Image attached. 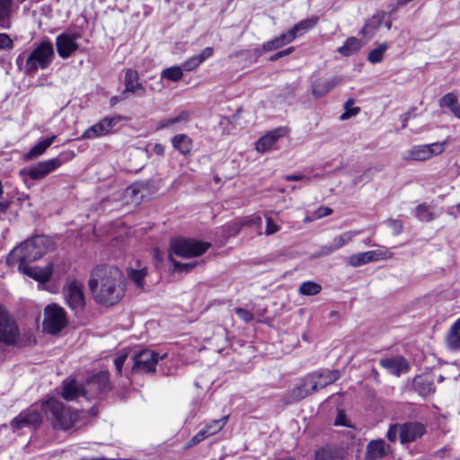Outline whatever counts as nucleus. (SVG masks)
Listing matches in <instances>:
<instances>
[{
  "label": "nucleus",
  "mask_w": 460,
  "mask_h": 460,
  "mask_svg": "<svg viewBox=\"0 0 460 460\" xmlns=\"http://www.w3.org/2000/svg\"><path fill=\"white\" fill-rule=\"evenodd\" d=\"M388 45L386 43H381L377 48L372 49L367 57V59L372 64H376L382 61L385 52L387 50Z\"/></svg>",
  "instance_id": "42"
},
{
  "label": "nucleus",
  "mask_w": 460,
  "mask_h": 460,
  "mask_svg": "<svg viewBox=\"0 0 460 460\" xmlns=\"http://www.w3.org/2000/svg\"><path fill=\"white\" fill-rule=\"evenodd\" d=\"M447 340L448 344L452 349H460V318L451 326Z\"/></svg>",
  "instance_id": "37"
},
{
  "label": "nucleus",
  "mask_w": 460,
  "mask_h": 460,
  "mask_svg": "<svg viewBox=\"0 0 460 460\" xmlns=\"http://www.w3.org/2000/svg\"><path fill=\"white\" fill-rule=\"evenodd\" d=\"M322 287L313 281H305L299 287V293L303 296H314L321 292Z\"/></svg>",
  "instance_id": "39"
},
{
  "label": "nucleus",
  "mask_w": 460,
  "mask_h": 460,
  "mask_svg": "<svg viewBox=\"0 0 460 460\" xmlns=\"http://www.w3.org/2000/svg\"><path fill=\"white\" fill-rule=\"evenodd\" d=\"M198 434L199 436H201V438L202 440H204L205 438L210 437L211 435H208V430L206 427H204L202 429H200Z\"/></svg>",
  "instance_id": "64"
},
{
  "label": "nucleus",
  "mask_w": 460,
  "mask_h": 460,
  "mask_svg": "<svg viewBox=\"0 0 460 460\" xmlns=\"http://www.w3.org/2000/svg\"><path fill=\"white\" fill-rule=\"evenodd\" d=\"M391 447L384 439L371 440L367 446L366 460H377L386 456Z\"/></svg>",
  "instance_id": "20"
},
{
  "label": "nucleus",
  "mask_w": 460,
  "mask_h": 460,
  "mask_svg": "<svg viewBox=\"0 0 460 460\" xmlns=\"http://www.w3.org/2000/svg\"><path fill=\"white\" fill-rule=\"evenodd\" d=\"M80 38L78 33L63 32L56 38V47L58 54L62 58H68L79 48L77 40Z\"/></svg>",
  "instance_id": "16"
},
{
  "label": "nucleus",
  "mask_w": 460,
  "mask_h": 460,
  "mask_svg": "<svg viewBox=\"0 0 460 460\" xmlns=\"http://www.w3.org/2000/svg\"><path fill=\"white\" fill-rule=\"evenodd\" d=\"M183 69L181 66H173L164 69L161 73V78L172 82H178L183 76Z\"/></svg>",
  "instance_id": "36"
},
{
  "label": "nucleus",
  "mask_w": 460,
  "mask_h": 460,
  "mask_svg": "<svg viewBox=\"0 0 460 460\" xmlns=\"http://www.w3.org/2000/svg\"><path fill=\"white\" fill-rule=\"evenodd\" d=\"M21 271H22L25 275L29 276L30 278L41 282L45 283L48 280H49L52 272H53V264L48 263L45 267H30L26 264L22 266V269H19Z\"/></svg>",
  "instance_id": "23"
},
{
  "label": "nucleus",
  "mask_w": 460,
  "mask_h": 460,
  "mask_svg": "<svg viewBox=\"0 0 460 460\" xmlns=\"http://www.w3.org/2000/svg\"><path fill=\"white\" fill-rule=\"evenodd\" d=\"M361 47L362 42L360 40L355 37H350L346 40L343 46L338 49V51L341 55L348 57L358 51L361 49Z\"/></svg>",
  "instance_id": "34"
},
{
  "label": "nucleus",
  "mask_w": 460,
  "mask_h": 460,
  "mask_svg": "<svg viewBox=\"0 0 460 460\" xmlns=\"http://www.w3.org/2000/svg\"><path fill=\"white\" fill-rule=\"evenodd\" d=\"M334 425L335 426H349L347 424L346 416L341 411H340L338 416L336 417V419L334 420Z\"/></svg>",
  "instance_id": "56"
},
{
  "label": "nucleus",
  "mask_w": 460,
  "mask_h": 460,
  "mask_svg": "<svg viewBox=\"0 0 460 460\" xmlns=\"http://www.w3.org/2000/svg\"><path fill=\"white\" fill-rule=\"evenodd\" d=\"M12 12L13 0H0V28H10Z\"/></svg>",
  "instance_id": "32"
},
{
  "label": "nucleus",
  "mask_w": 460,
  "mask_h": 460,
  "mask_svg": "<svg viewBox=\"0 0 460 460\" xmlns=\"http://www.w3.org/2000/svg\"><path fill=\"white\" fill-rule=\"evenodd\" d=\"M446 146V141L413 146L405 153L403 158L410 161H425L443 153Z\"/></svg>",
  "instance_id": "10"
},
{
  "label": "nucleus",
  "mask_w": 460,
  "mask_h": 460,
  "mask_svg": "<svg viewBox=\"0 0 460 460\" xmlns=\"http://www.w3.org/2000/svg\"><path fill=\"white\" fill-rule=\"evenodd\" d=\"M332 213V210L330 208H323L319 210L318 217H323L329 216Z\"/></svg>",
  "instance_id": "61"
},
{
  "label": "nucleus",
  "mask_w": 460,
  "mask_h": 460,
  "mask_svg": "<svg viewBox=\"0 0 460 460\" xmlns=\"http://www.w3.org/2000/svg\"><path fill=\"white\" fill-rule=\"evenodd\" d=\"M56 136L44 138L35 144L30 151L24 155L26 160H32L38 156L43 155L45 151L53 144L56 139Z\"/></svg>",
  "instance_id": "31"
},
{
  "label": "nucleus",
  "mask_w": 460,
  "mask_h": 460,
  "mask_svg": "<svg viewBox=\"0 0 460 460\" xmlns=\"http://www.w3.org/2000/svg\"><path fill=\"white\" fill-rule=\"evenodd\" d=\"M171 142L173 148L182 155L186 156L190 154L192 140L188 135L183 133L177 134L172 138Z\"/></svg>",
  "instance_id": "30"
},
{
  "label": "nucleus",
  "mask_w": 460,
  "mask_h": 460,
  "mask_svg": "<svg viewBox=\"0 0 460 460\" xmlns=\"http://www.w3.org/2000/svg\"><path fill=\"white\" fill-rule=\"evenodd\" d=\"M380 364L391 374L397 376L402 372H406L409 367L407 361L401 356L381 359Z\"/></svg>",
  "instance_id": "25"
},
{
  "label": "nucleus",
  "mask_w": 460,
  "mask_h": 460,
  "mask_svg": "<svg viewBox=\"0 0 460 460\" xmlns=\"http://www.w3.org/2000/svg\"><path fill=\"white\" fill-rule=\"evenodd\" d=\"M128 279L133 281L136 287L139 289L144 288V279L146 275V269L140 270L130 269L128 272Z\"/></svg>",
  "instance_id": "38"
},
{
  "label": "nucleus",
  "mask_w": 460,
  "mask_h": 460,
  "mask_svg": "<svg viewBox=\"0 0 460 460\" xmlns=\"http://www.w3.org/2000/svg\"><path fill=\"white\" fill-rule=\"evenodd\" d=\"M42 422L41 412L39 411L36 406L29 408L20 412L10 422V427L13 431L22 428L37 429Z\"/></svg>",
  "instance_id": "13"
},
{
  "label": "nucleus",
  "mask_w": 460,
  "mask_h": 460,
  "mask_svg": "<svg viewBox=\"0 0 460 460\" xmlns=\"http://www.w3.org/2000/svg\"><path fill=\"white\" fill-rule=\"evenodd\" d=\"M120 116L105 117L84 130L81 137L84 139H94L104 137L111 132V129L120 121Z\"/></svg>",
  "instance_id": "15"
},
{
  "label": "nucleus",
  "mask_w": 460,
  "mask_h": 460,
  "mask_svg": "<svg viewBox=\"0 0 460 460\" xmlns=\"http://www.w3.org/2000/svg\"><path fill=\"white\" fill-rule=\"evenodd\" d=\"M228 420V416H224L219 420H214L209 423H207L205 427L208 430V435H215L218 433L226 426Z\"/></svg>",
  "instance_id": "43"
},
{
  "label": "nucleus",
  "mask_w": 460,
  "mask_h": 460,
  "mask_svg": "<svg viewBox=\"0 0 460 460\" xmlns=\"http://www.w3.org/2000/svg\"><path fill=\"white\" fill-rule=\"evenodd\" d=\"M55 51L49 40H43L29 53H21L16 58L18 68L26 75H34L39 70L48 68L53 62Z\"/></svg>",
  "instance_id": "2"
},
{
  "label": "nucleus",
  "mask_w": 460,
  "mask_h": 460,
  "mask_svg": "<svg viewBox=\"0 0 460 460\" xmlns=\"http://www.w3.org/2000/svg\"><path fill=\"white\" fill-rule=\"evenodd\" d=\"M190 120V112L188 111H180L175 117L164 119L159 121L156 129L161 130L164 128L180 129L179 126L181 123H187Z\"/></svg>",
  "instance_id": "26"
},
{
  "label": "nucleus",
  "mask_w": 460,
  "mask_h": 460,
  "mask_svg": "<svg viewBox=\"0 0 460 460\" xmlns=\"http://www.w3.org/2000/svg\"><path fill=\"white\" fill-rule=\"evenodd\" d=\"M86 401L99 397L109 388V373L100 371L87 378L83 385Z\"/></svg>",
  "instance_id": "12"
},
{
  "label": "nucleus",
  "mask_w": 460,
  "mask_h": 460,
  "mask_svg": "<svg viewBox=\"0 0 460 460\" xmlns=\"http://www.w3.org/2000/svg\"><path fill=\"white\" fill-rule=\"evenodd\" d=\"M127 358H128L127 354H120L114 359V365H115L118 374H121L122 367L125 364Z\"/></svg>",
  "instance_id": "52"
},
{
  "label": "nucleus",
  "mask_w": 460,
  "mask_h": 460,
  "mask_svg": "<svg viewBox=\"0 0 460 460\" xmlns=\"http://www.w3.org/2000/svg\"><path fill=\"white\" fill-rule=\"evenodd\" d=\"M65 310L57 304L48 305L44 309L43 330L49 334L59 332L66 325Z\"/></svg>",
  "instance_id": "8"
},
{
  "label": "nucleus",
  "mask_w": 460,
  "mask_h": 460,
  "mask_svg": "<svg viewBox=\"0 0 460 460\" xmlns=\"http://www.w3.org/2000/svg\"><path fill=\"white\" fill-rule=\"evenodd\" d=\"M124 93H131L137 97L146 95V88L139 82V75L136 70L128 69L125 75V91Z\"/></svg>",
  "instance_id": "21"
},
{
  "label": "nucleus",
  "mask_w": 460,
  "mask_h": 460,
  "mask_svg": "<svg viewBox=\"0 0 460 460\" xmlns=\"http://www.w3.org/2000/svg\"><path fill=\"white\" fill-rule=\"evenodd\" d=\"M342 454L333 447H323L316 451L314 460H342Z\"/></svg>",
  "instance_id": "35"
},
{
  "label": "nucleus",
  "mask_w": 460,
  "mask_h": 460,
  "mask_svg": "<svg viewBox=\"0 0 460 460\" xmlns=\"http://www.w3.org/2000/svg\"><path fill=\"white\" fill-rule=\"evenodd\" d=\"M13 40L6 33H0V49H8L13 48Z\"/></svg>",
  "instance_id": "51"
},
{
  "label": "nucleus",
  "mask_w": 460,
  "mask_h": 460,
  "mask_svg": "<svg viewBox=\"0 0 460 460\" xmlns=\"http://www.w3.org/2000/svg\"><path fill=\"white\" fill-rule=\"evenodd\" d=\"M164 356L165 354L160 356L151 349H141L133 357L132 372L136 374L153 373L159 359H162Z\"/></svg>",
  "instance_id": "11"
},
{
  "label": "nucleus",
  "mask_w": 460,
  "mask_h": 460,
  "mask_svg": "<svg viewBox=\"0 0 460 460\" xmlns=\"http://www.w3.org/2000/svg\"><path fill=\"white\" fill-rule=\"evenodd\" d=\"M146 187L145 182H134L125 190V197L136 204L140 203L146 197Z\"/></svg>",
  "instance_id": "27"
},
{
  "label": "nucleus",
  "mask_w": 460,
  "mask_h": 460,
  "mask_svg": "<svg viewBox=\"0 0 460 460\" xmlns=\"http://www.w3.org/2000/svg\"><path fill=\"white\" fill-rule=\"evenodd\" d=\"M20 337V330L15 320L7 312L0 318V342L4 345H14Z\"/></svg>",
  "instance_id": "14"
},
{
  "label": "nucleus",
  "mask_w": 460,
  "mask_h": 460,
  "mask_svg": "<svg viewBox=\"0 0 460 460\" xmlns=\"http://www.w3.org/2000/svg\"><path fill=\"white\" fill-rule=\"evenodd\" d=\"M386 224L392 229L393 234L395 235L401 234L403 229L402 221L397 219H390Z\"/></svg>",
  "instance_id": "49"
},
{
  "label": "nucleus",
  "mask_w": 460,
  "mask_h": 460,
  "mask_svg": "<svg viewBox=\"0 0 460 460\" xmlns=\"http://www.w3.org/2000/svg\"><path fill=\"white\" fill-rule=\"evenodd\" d=\"M384 258L385 254L382 251L375 250L353 254L347 259V261L356 268Z\"/></svg>",
  "instance_id": "22"
},
{
  "label": "nucleus",
  "mask_w": 460,
  "mask_h": 460,
  "mask_svg": "<svg viewBox=\"0 0 460 460\" xmlns=\"http://www.w3.org/2000/svg\"><path fill=\"white\" fill-rule=\"evenodd\" d=\"M416 217L421 221H430L433 217L426 205H419L415 210Z\"/></svg>",
  "instance_id": "44"
},
{
  "label": "nucleus",
  "mask_w": 460,
  "mask_h": 460,
  "mask_svg": "<svg viewBox=\"0 0 460 460\" xmlns=\"http://www.w3.org/2000/svg\"><path fill=\"white\" fill-rule=\"evenodd\" d=\"M162 79L163 78H161L160 80H157L154 84H150V86H149L150 90L155 91V92H161L163 89Z\"/></svg>",
  "instance_id": "58"
},
{
  "label": "nucleus",
  "mask_w": 460,
  "mask_h": 460,
  "mask_svg": "<svg viewBox=\"0 0 460 460\" xmlns=\"http://www.w3.org/2000/svg\"><path fill=\"white\" fill-rule=\"evenodd\" d=\"M66 305L75 315L81 314L86 305L84 284L77 279H68L62 288Z\"/></svg>",
  "instance_id": "6"
},
{
  "label": "nucleus",
  "mask_w": 460,
  "mask_h": 460,
  "mask_svg": "<svg viewBox=\"0 0 460 460\" xmlns=\"http://www.w3.org/2000/svg\"><path fill=\"white\" fill-rule=\"evenodd\" d=\"M171 260L173 262L175 270L188 272L190 269L193 268L192 264L177 262L174 261L172 258Z\"/></svg>",
  "instance_id": "55"
},
{
  "label": "nucleus",
  "mask_w": 460,
  "mask_h": 460,
  "mask_svg": "<svg viewBox=\"0 0 460 460\" xmlns=\"http://www.w3.org/2000/svg\"><path fill=\"white\" fill-rule=\"evenodd\" d=\"M369 172H370V170H367V172H364V174H363V175H361V176H360V178H359V179H355V180H353V183H354V184H357V183H358L359 181H363L365 178H366L367 180H368V179L370 178V176H369Z\"/></svg>",
  "instance_id": "63"
},
{
  "label": "nucleus",
  "mask_w": 460,
  "mask_h": 460,
  "mask_svg": "<svg viewBox=\"0 0 460 460\" xmlns=\"http://www.w3.org/2000/svg\"><path fill=\"white\" fill-rule=\"evenodd\" d=\"M294 40L295 35L293 32L288 31L279 36L264 42L262 44V49L264 51H272L292 42Z\"/></svg>",
  "instance_id": "29"
},
{
  "label": "nucleus",
  "mask_w": 460,
  "mask_h": 460,
  "mask_svg": "<svg viewBox=\"0 0 460 460\" xmlns=\"http://www.w3.org/2000/svg\"><path fill=\"white\" fill-rule=\"evenodd\" d=\"M209 247L208 243L195 239H175L171 243V251L181 257H196L203 254Z\"/></svg>",
  "instance_id": "9"
},
{
  "label": "nucleus",
  "mask_w": 460,
  "mask_h": 460,
  "mask_svg": "<svg viewBox=\"0 0 460 460\" xmlns=\"http://www.w3.org/2000/svg\"><path fill=\"white\" fill-rule=\"evenodd\" d=\"M359 232H353V231H348L343 233L342 234L336 236L332 243L334 246V249L339 250L340 248L346 245L348 243H349L354 236H356Z\"/></svg>",
  "instance_id": "40"
},
{
  "label": "nucleus",
  "mask_w": 460,
  "mask_h": 460,
  "mask_svg": "<svg viewBox=\"0 0 460 460\" xmlns=\"http://www.w3.org/2000/svg\"><path fill=\"white\" fill-rule=\"evenodd\" d=\"M340 81L341 78L338 76L315 80L312 85V93L314 97L320 98L333 89Z\"/></svg>",
  "instance_id": "24"
},
{
  "label": "nucleus",
  "mask_w": 460,
  "mask_h": 460,
  "mask_svg": "<svg viewBox=\"0 0 460 460\" xmlns=\"http://www.w3.org/2000/svg\"><path fill=\"white\" fill-rule=\"evenodd\" d=\"M201 63V61L199 59L198 56H193L190 58H188L182 65L181 67L185 71H193L196 69Z\"/></svg>",
  "instance_id": "46"
},
{
  "label": "nucleus",
  "mask_w": 460,
  "mask_h": 460,
  "mask_svg": "<svg viewBox=\"0 0 460 460\" xmlns=\"http://www.w3.org/2000/svg\"><path fill=\"white\" fill-rule=\"evenodd\" d=\"M335 251H336V249H334V246L331 243L330 244L324 245V246H323L321 248L320 255H323H323H329V254L332 253Z\"/></svg>",
  "instance_id": "57"
},
{
  "label": "nucleus",
  "mask_w": 460,
  "mask_h": 460,
  "mask_svg": "<svg viewBox=\"0 0 460 460\" xmlns=\"http://www.w3.org/2000/svg\"><path fill=\"white\" fill-rule=\"evenodd\" d=\"M352 104H353L352 99H349L345 102V104H344L345 111L341 116V119H349L352 116H355L358 113L359 108H358V107L351 108Z\"/></svg>",
  "instance_id": "45"
},
{
  "label": "nucleus",
  "mask_w": 460,
  "mask_h": 460,
  "mask_svg": "<svg viewBox=\"0 0 460 460\" xmlns=\"http://www.w3.org/2000/svg\"><path fill=\"white\" fill-rule=\"evenodd\" d=\"M341 376L339 370H322L312 373L304 380L301 386L294 389L293 394L296 400H300L307 395L323 389L334 383Z\"/></svg>",
  "instance_id": "5"
},
{
  "label": "nucleus",
  "mask_w": 460,
  "mask_h": 460,
  "mask_svg": "<svg viewBox=\"0 0 460 460\" xmlns=\"http://www.w3.org/2000/svg\"><path fill=\"white\" fill-rule=\"evenodd\" d=\"M153 151L157 155H163L164 154V146L162 144H155L153 147Z\"/></svg>",
  "instance_id": "60"
},
{
  "label": "nucleus",
  "mask_w": 460,
  "mask_h": 460,
  "mask_svg": "<svg viewBox=\"0 0 460 460\" xmlns=\"http://www.w3.org/2000/svg\"><path fill=\"white\" fill-rule=\"evenodd\" d=\"M304 178V176L302 174H290V175H287L285 177V179L288 181H300Z\"/></svg>",
  "instance_id": "62"
},
{
  "label": "nucleus",
  "mask_w": 460,
  "mask_h": 460,
  "mask_svg": "<svg viewBox=\"0 0 460 460\" xmlns=\"http://www.w3.org/2000/svg\"><path fill=\"white\" fill-rule=\"evenodd\" d=\"M202 440L201 436H199L198 433L193 436L190 440L188 442V447H193L200 443Z\"/></svg>",
  "instance_id": "59"
},
{
  "label": "nucleus",
  "mask_w": 460,
  "mask_h": 460,
  "mask_svg": "<svg viewBox=\"0 0 460 460\" xmlns=\"http://www.w3.org/2000/svg\"><path fill=\"white\" fill-rule=\"evenodd\" d=\"M49 239L44 235H36L27 239L13 249L6 257L9 266H22L40 259L48 250Z\"/></svg>",
  "instance_id": "3"
},
{
  "label": "nucleus",
  "mask_w": 460,
  "mask_h": 460,
  "mask_svg": "<svg viewBox=\"0 0 460 460\" xmlns=\"http://www.w3.org/2000/svg\"><path fill=\"white\" fill-rule=\"evenodd\" d=\"M88 287L100 305H113L124 296L122 272L112 265L96 266L91 271Z\"/></svg>",
  "instance_id": "1"
},
{
  "label": "nucleus",
  "mask_w": 460,
  "mask_h": 460,
  "mask_svg": "<svg viewBox=\"0 0 460 460\" xmlns=\"http://www.w3.org/2000/svg\"><path fill=\"white\" fill-rule=\"evenodd\" d=\"M414 390L420 396H428L435 392V386L431 378L427 376H417L412 383Z\"/></svg>",
  "instance_id": "28"
},
{
  "label": "nucleus",
  "mask_w": 460,
  "mask_h": 460,
  "mask_svg": "<svg viewBox=\"0 0 460 460\" xmlns=\"http://www.w3.org/2000/svg\"><path fill=\"white\" fill-rule=\"evenodd\" d=\"M214 49L213 48L208 47L205 48L198 56L199 59L203 63L208 58H211L213 56Z\"/></svg>",
  "instance_id": "53"
},
{
  "label": "nucleus",
  "mask_w": 460,
  "mask_h": 460,
  "mask_svg": "<svg viewBox=\"0 0 460 460\" xmlns=\"http://www.w3.org/2000/svg\"><path fill=\"white\" fill-rule=\"evenodd\" d=\"M426 433V426L418 421L401 424V443H410L421 438Z\"/></svg>",
  "instance_id": "17"
},
{
  "label": "nucleus",
  "mask_w": 460,
  "mask_h": 460,
  "mask_svg": "<svg viewBox=\"0 0 460 460\" xmlns=\"http://www.w3.org/2000/svg\"><path fill=\"white\" fill-rule=\"evenodd\" d=\"M266 219V229L265 234L270 235L277 233L279 230V226L273 221V219L269 216H265Z\"/></svg>",
  "instance_id": "48"
},
{
  "label": "nucleus",
  "mask_w": 460,
  "mask_h": 460,
  "mask_svg": "<svg viewBox=\"0 0 460 460\" xmlns=\"http://www.w3.org/2000/svg\"><path fill=\"white\" fill-rule=\"evenodd\" d=\"M61 396L66 401L86 400L83 385L75 379H67L63 382Z\"/></svg>",
  "instance_id": "19"
},
{
  "label": "nucleus",
  "mask_w": 460,
  "mask_h": 460,
  "mask_svg": "<svg viewBox=\"0 0 460 460\" xmlns=\"http://www.w3.org/2000/svg\"><path fill=\"white\" fill-rule=\"evenodd\" d=\"M441 107L448 108L455 117L460 119V104L457 102V98L454 93L445 94L439 101Z\"/></svg>",
  "instance_id": "33"
},
{
  "label": "nucleus",
  "mask_w": 460,
  "mask_h": 460,
  "mask_svg": "<svg viewBox=\"0 0 460 460\" xmlns=\"http://www.w3.org/2000/svg\"><path fill=\"white\" fill-rule=\"evenodd\" d=\"M293 51H294V48L293 47L288 48V49H286L284 50L279 51V52L275 53L274 55H272L270 58V61H276L279 58H281L283 57H286V56L291 54Z\"/></svg>",
  "instance_id": "54"
},
{
  "label": "nucleus",
  "mask_w": 460,
  "mask_h": 460,
  "mask_svg": "<svg viewBox=\"0 0 460 460\" xmlns=\"http://www.w3.org/2000/svg\"><path fill=\"white\" fill-rule=\"evenodd\" d=\"M315 22L313 20H303L296 23L293 28L289 29L288 31L293 32L295 35V39L304 34L305 32L308 31L314 26Z\"/></svg>",
  "instance_id": "41"
},
{
  "label": "nucleus",
  "mask_w": 460,
  "mask_h": 460,
  "mask_svg": "<svg viewBox=\"0 0 460 460\" xmlns=\"http://www.w3.org/2000/svg\"><path fill=\"white\" fill-rule=\"evenodd\" d=\"M235 314L245 323H249L253 318L252 314L250 311L241 307L235 309Z\"/></svg>",
  "instance_id": "50"
},
{
  "label": "nucleus",
  "mask_w": 460,
  "mask_h": 460,
  "mask_svg": "<svg viewBox=\"0 0 460 460\" xmlns=\"http://www.w3.org/2000/svg\"><path fill=\"white\" fill-rule=\"evenodd\" d=\"M401 438V424L391 425L386 433V438L391 442H395L397 436Z\"/></svg>",
  "instance_id": "47"
},
{
  "label": "nucleus",
  "mask_w": 460,
  "mask_h": 460,
  "mask_svg": "<svg viewBox=\"0 0 460 460\" xmlns=\"http://www.w3.org/2000/svg\"><path fill=\"white\" fill-rule=\"evenodd\" d=\"M75 157V153L69 151L61 154L58 157H54L43 162H40L28 169L27 174L30 179L33 181H40L45 178L52 172L58 170L64 163L72 160Z\"/></svg>",
  "instance_id": "7"
},
{
  "label": "nucleus",
  "mask_w": 460,
  "mask_h": 460,
  "mask_svg": "<svg viewBox=\"0 0 460 460\" xmlns=\"http://www.w3.org/2000/svg\"><path fill=\"white\" fill-rule=\"evenodd\" d=\"M40 409L45 412L53 429L57 430H68L74 428L79 420V411L65 407L55 398H49L43 402Z\"/></svg>",
  "instance_id": "4"
},
{
  "label": "nucleus",
  "mask_w": 460,
  "mask_h": 460,
  "mask_svg": "<svg viewBox=\"0 0 460 460\" xmlns=\"http://www.w3.org/2000/svg\"><path fill=\"white\" fill-rule=\"evenodd\" d=\"M288 134V129L286 127H279L269 133L262 136L255 144V149L259 153H265L269 151L271 146L280 138Z\"/></svg>",
  "instance_id": "18"
}]
</instances>
